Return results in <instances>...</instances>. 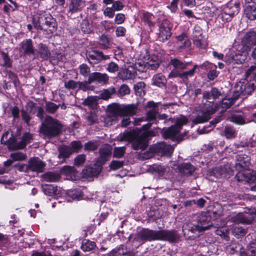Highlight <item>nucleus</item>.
<instances>
[{"label": "nucleus", "instance_id": "nucleus-1", "mask_svg": "<svg viewBox=\"0 0 256 256\" xmlns=\"http://www.w3.org/2000/svg\"><path fill=\"white\" fill-rule=\"evenodd\" d=\"M137 110V106L134 104L126 106L112 104L108 108L107 116L104 118L105 126H109L116 123L118 116L134 115Z\"/></svg>", "mask_w": 256, "mask_h": 256}, {"label": "nucleus", "instance_id": "nucleus-2", "mask_svg": "<svg viewBox=\"0 0 256 256\" xmlns=\"http://www.w3.org/2000/svg\"><path fill=\"white\" fill-rule=\"evenodd\" d=\"M32 24L38 30L46 32V34L55 32L58 28V24L51 14L46 12H42L34 16Z\"/></svg>", "mask_w": 256, "mask_h": 256}, {"label": "nucleus", "instance_id": "nucleus-3", "mask_svg": "<svg viewBox=\"0 0 256 256\" xmlns=\"http://www.w3.org/2000/svg\"><path fill=\"white\" fill-rule=\"evenodd\" d=\"M245 78L238 82L236 88L240 94L248 96L256 88V66H251L245 72Z\"/></svg>", "mask_w": 256, "mask_h": 256}, {"label": "nucleus", "instance_id": "nucleus-4", "mask_svg": "<svg viewBox=\"0 0 256 256\" xmlns=\"http://www.w3.org/2000/svg\"><path fill=\"white\" fill-rule=\"evenodd\" d=\"M62 125L57 119L51 116H46L42 122L39 133L44 138H50L58 136L62 131Z\"/></svg>", "mask_w": 256, "mask_h": 256}, {"label": "nucleus", "instance_id": "nucleus-5", "mask_svg": "<svg viewBox=\"0 0 256 256\" xmlns=\"http://www.w3.org/2000/svg\"><path fill=\"white\" fill-rule=\"evenodd\" d=\"M120 141H127L132 143L134 150H144V125L140 129L136 128L120 134Z\"/></svg>", "mask_w": 256, "mask_h": 256}, {"label": "nucleus", "instance_id": "nucleus-6", "mask_svg": "<svg viewBox=\"0 0 256 256\" xmlns=\"http://www.w3.org/2000/svg\"><path fill=\"white\" fill-rule=\"evenodd\" d=\"M174 151L171 145L166 144L164 142H158L151 145L148 150L145 152V160L152 158L155 154L160 156H170Z\"/></svg>", "mask_w": 256, "mask_h": 256}, {"label": "nucleus", "instance_id": "nucleus-7", "mask_svg": "<svg viewBox=\"0 0 256 256\" xmlns=\"http://www.w3.org/2000/svg\"><path fill=\"white\" fill-rule=\"evenodd\" d=\"M240 5L239 0H232L224 6L218 18L224 22L231 21L234 16L239 12Z\"/></svg>", "mask_w": 256, "mask_h": 256}, {"label": "nucleus", "instance_id": "nucleus-8", "mask_svg": "<svg viewBox=\"0 0 256 256\" xmlns=\"http://www.w3.org/2000/svg\"><path fill=\"white\" fill-rule=\"evenodd\" d=\"M209 103L212 106L209 105L208 108H204L198 112L196 118L192 120V122L194 124L196 125L207 122L211 118V116L215 113L216 110V106H213L214 104V102H209Z\"/></svg>", "mask_w": 256, "mask_h": 256}, {"label": "nucleus", "instance_id": "nucleus-9", "mask_svg": "<svg viewBox=\"0 0 256 256\" xmlns=\"http://www.w3.org/2000/svg\"><path fill=\"white\" fill-rule=\"evenodd\" d=\"M236 160L235 168L239 172V173L236 174V177L238 181H240L242 180L239 178L238 174H241V172L248 168L250 164V158L246 154H238L236 156Z\"/></svg>", "mask_w": 256, "mask_h": 256}, {"label": "nucleus", "instance_id": "nucleus-10", "mask_svg": "<svg viewBox=\"0 0 256 256\" xmlns=\"http://www.w3.org/2000/svg\"><path fill=\"white\" fill-rule=\"evenodd\" d=\"M197 224L198 227L202 229V232L206 230H209L213 227L214 224L212 222V217L209 212H202L197 218Z\"/></svg>", "mask_w": 256, "mask_h": 256}, {"label": "nucleus", "instance_id": "nucleus-11", "mask_svg": "<svg viewBox=\"0 0 256 256\" xmlns=\"http://www.w3.org/2000/svg\"><path fill=\"white\" fill-rule=\"evenodd\" d=\"M86 58L91 64H95L102 60H109L108 55H104L103 52L96 50H92L86 54Z\"/></svg>", "mask_w": 256, "mask_h": 256}, {"label": "nucleus", "instance_id": "nucleus-12", "mask_svg": "<svg viewBox=\"0 0 256 256\" xmlns=\"http://www.w3.org/2000/svg\"><path fill=\"white\" fill-rule=\"evenodd\" d=\"M108 80L109 76L106 74L94 72L90 74L88 79V84L96 82L98 84L104 85L108 82Z\"/></svg>", "mask_w": 256, "mask_h": 256}, {"label": "nucleus", "instance_id": "nucleus-13", "mask_svg": "<svg viewBox=\"0 0 256 256\" xmlns=\"http://www.w3.org/2000/svg\"><path fill=\"white\" fill-rule=\"evenodd\" d=\"M244 14L248 19L256 20V0H245Z\"/></svg>", "mask_w": 256, "mask_h": 256}, {"label": "nucleus", "instance_id": "nucleus-14", "mask_svg": "<svg viewBox=\"0 0 256 256\" xmlns=\"http://www.w3.org/2000/svg\"><path fill=\"white\" fill-rule=\"evenodd\" d=\"M28 172H42L45 166L44 164L38 158H30L28 162Z\"/></svg>", "mask_w": 256, "mask_h": 256}, {"label": "nucleus", "instance_id": "nucleus-15", "mask_svg": "<svg viewBox=\"0 0 256 256\" xmlns=\"http://www.w3.org/2000/svg\"><path fill=\"white\" fill-rule=\"evenodd\" d=\"M180 239V236L175 230H162V240L168 241L170 243L178 242Z\"/></svg>", "mask_w": 256, "mask_h": 256}, {"label": "nucleus", "instance_id": "nucleus-16", "mask_svg": "<svg viewBox=\"0 0 256 256\" xmlns=\"http://www.w3.org/2000/svg\"><path fill=\"white\" fill-rule=\"evenodd\" d=\"M16 138L10 131L6 132L1 138V142L7 145L10 149L16 150Z\"/></svg>", "mask_w": 256, "mask_h": 256}, {"label": "nucleus", "instance_id": "nucleus-17", "mask_svg": "<svg viewBox=\"0 0 256 256\" xmlns=\"http://www.w3.org/2000/svg\"><path fill=\"white\" fill-rule=\"evenodd\" d=\"M244 43V48L247 54L250 50V46L256 44V32H247L243 40Z\"/></svg>", "mask_w": 256, "mask_h": 256}, {"label": "nucleus", "instance_id": "nucleus-18", "mask_svg": "<svg viewBox=\"0 0 256 256\" xmlns=\"http://www.w3.org/2000/svg\"><path fill=\"white\" fill-rule=\"evenodd\" d=\"M20 51L26 56L34 55V49L31 39L24 40L21 42Z\"/></svg>", "mask_w": 256, "mask_h": 256}, {"label": "nucleus", "instance_id": "nucleus-19", "mask_svg": "<svg viewBox=\"0 0 256 256\" xmlns=\"http://www.w3.org/2000/svg\"><path fill=\"white\" fill-rule=\"evenodd\" d=\"M246 58V54H242L240 52L233 54L231 53L226 60L229 64H242Z\"/></svg>", "mask_w": 256, "mask_h": 256}, {"label": "nucleus", "instance_id": "nucleus-20", "mask_svg": "<svg viewBox=\"0 0 256 256\" xmlns=\"http://www.w3.org/2000/svg\"><path fill=\"white\" fill-rule=\"evenodd\" d=\"M233 222L238 224H250L254 220L252 216L248 213H239L232 218Z\"/></svg>", "mask_w": 256, "mask_h": 256}, {"label": "nucleus", "instance_id": "nucleus-21", "mask_svg": "<svg viewBox=\"0 0 256 256\" xmlns=\"http://www.w3.org/2000/svg\"><path fill=\"white\" fill-rule=\"evenodd\" d=\"M246 113L242 111L236 112L232 114L229 118L230 122L237 125H243L246 123Z\"/></svg>", "mask_w": 256, "mask_h": 256}, {"label": "nucleus", "instance_id": "nucleus-22", "mask_svg": "<svg viewBox=\"0 0 256 256\" xmlns=\"http://www.w3.org/2000/svg\"><path fill=\"white\" fill-rule=\"evenodd\" d=\"M180 132L173 125L168 128H164L161 130V134L162 138L165 139H170L174 140V137Z\"/></svg>", "mask_w": 256, "mask_h": 256}, {"label": "nucleus", "instance_id": "nucleus-23", "mask_svg": "<svg viewBox=\"0 0 256 256\" xmlns=\"http://www.w3.org/2000/svg\"><path fill=\"white\" fill-rule=\"evenodd\" d=\"M112 153L111 148L108 146H106L99 149L100 156L98 158V162L102 164H104L109 158Z\"/></svg>", "mask_w": 256, "mask_h": 256}, {"label": "nucleus", "instance_id": "nucleus-24", "mask_svg": "<svg viewBox=\"0 0 256 256\" xmlns=\"http://www.w3.org/2000/svg\"><path fill=\"white\" fill-rule=\"evenodd\" d=\"M146 56H148V62H145V68L147 67V68L152 70H156L160 64V60L158 58V56L155 54L150 56V54H148Z\"/></svg>", "mask_w": 256, "mask_h": 256}, {"label": "nucleus", "instance_id": "nucleus-25", "mask_svg": "<svg viewBox=\"0 0 256 256\" xmlns=\"http://www.w3.org/2000/svg\"><path fill=\"white\" fill-rule=\"evenodd\" d=\"M162 230H154L145 228V240H162Z\"/></svg>", "mask_w": 256, "mask_h": 256}, {"label": "nucleus", "instance_id": "nucleus-26", "mask_svg": "<svg viewBox=\"0 0 256 256\" xmlns=\"http://www.w3.org/2000/svg\"><path fill=\"white\" fill-rule=\"evenodd\" d=\"M182 230L184 236H185L186 234H188L189 232H191L192 234L202 233V229L201 227H198V224H194L189 222H186L184 224L182 227Z\"/></svg>", "mask_w": 256, "mask_h": 256}, {"label": "nucleus", "instance_id": "nucleus-27", "mask_svg": "<svg viewBox=\"0 0 256 256\" xmlns=\"http://www.w3.org/2000/svg\"><path fill=\"white\" fill-rule=\"evenodd\" d=\"M178 172L184 176H191L195 171L194 166L190 163H182L178 167Z\"/></svg>", "mask_w": 256, "mask_h": 256}, {"label": "nucleus", "instance_id": "nucleus-28", "mask_svg": "<svg viewBox=\"0 0 256 256\" xmlns=\"http://www.w3.org/2000/svg\"><path fill=\"white\" fill-rule=\"evenodd\" d=\"M134 76L135 71L132 67L122 68L118 74V76L122 80L132 79Z\"/></svg>", "mask_w": 256, "mask_h": 256}, {"label": "nucleus", "instance_id": "nucleus-29", "mask_svg": "<svg viewBox=\"0 0 256 256\" xmlns=\"http://www.w3.org/2000/svg\"><path fill=\"white\" fill-rule=\"evenodd\" d=\"M85 6L84 2L82 0H71L68 6V12L71 14L81 10Z\"/></svg>", "mask_w": 256, "mask_h": 256}, {"label": "nucleus", "instance_id": "nucleus-30", "mask_svg": "<svg viewBox=\"0 0 256 256\" xmlns=\"http://www.w3.org/2000/svg\"><path fill=\"white\" fill-rule=\"evenodd\" d=\"M32 134L29 132L24 133L22 138V140L18 142H16V150H21L24 148L32 140Z\"/></svg>", "mask_w": 256, "mask_h": 256}, {"label": "nucleus", "instance_id": "nucleus-31", "mask_svg": "<svg viewBox=\"0 0 256 256\" xmlns=\"http://www.w3.org/2000/svg\"><path fill=\"white\" fill-rule=\"evenodd\" d=\"M166 171V167L164 166L158 164H154L150 166L146 172L154 174H157L159 176H163Z\"/></svg>", "mask_w": 256, "mask_h": 256}, {"label": "nucleus", "instance_id": "nucleus-32", "mask_svg": "<svg viewBox=\"0 0 256 256\" xmlns=\"http://www.w3.org/2000/svg\"><path fill=\"white\" fill-rule=\"evenodd\" d=\"M198 35L194 34L193 36V44L198 48L206 49V44L204 40L202 32H198Z\"/></svg>", "mask_w": 256, "mask_h": 256}, {"label": "nucleus", "instance_id": "nucleus-33", "mask_svg": "<svg viewBox=\"0 0 256 256\" xmlns=\"http://www.w3.org/2000/svg\"><path fill=\"white\" fill-rule=\"evenodd\" d=\"M158 114V110L156 108H152L148 110L146 114V116L145 117V121L148 122L146 124H150L152 126V124H156Z\"/></svg>", "mask_w": 256, "mask_h": 256}, {"label": "nucleus", "instance_id": "nucleus-34", "mask_svg": "<svg viewBox=\"0 0 256 256\" xmlns=\"http://www.w3.org/2000/svg\"><path fill=\"white\" fill-rule=\"evenodd\" d=\"M58 152V158L60 159H62V162H64L66 158H69L70 156L72 154L70 148L68 146H62L60 147Z\"/></svg>", "mask_w": 256, "mask_h": 256}, {"label": "nucleus", "instance_id": "nucleus-35", "mask_svg": "<svg viewBox=\"0 0 256 256\" xmlns=\"http://www.w3.org/2000/svg\"><path fill=\"white\" fill-rule=\"evenodd\" d=\"M176 39L178 40V47L180 48H188L191 46L190 41L184 32L177 36Z\"/></svg>", "mask_w": 256, "mask_h": 256}, {"label": "nucleus", "instance_id": "nucleus-36", "mask_svg": "<svg viewBox=\"0 0 256 256\" xmlns=\"http://www.w3.org/2000/svg\"><path fill=\"white\" fill-rule=\"evenodd\" d=\"M100 172V168H96L90 166H86L82 170V174L85 177H92L99 174Z\"/></svg>", "mask_w": 256, "mask_h": 256}, {"label": "nucleus", "instance_id": "nucleus-37", "mask_svg": "<svg viewBox=\"0 0 256 256\" xmlns=\"http://www.w3.org/2000/svg\"><path fill=\"white\" fill-rule=\"evenodd\" d=\"M42 178L44 180L48 182H58L60 178L59 174L48 172L42 175Z\"/></svg>", "mask_w": 256, "mask_h": 256}, {"label": "nucleus", "instance_id": "nucleus-38", "mask_svg": "<svg viewBox=\"0 0 256 256\" xmlns=\"http://www.w3.org/2000/svg\"><path fill=\"white\" fill-rule=\"evenodd\" d=\"M42 188L45 194L49 196H56L60 194V190H58L57 186L52 184L44 185Z\"/></svg>", "mask_w": 256, "mask_h": 256}, {"label": "nucleus", "instance_id": "nucleus-39", "mask_svg": "<svg viewBox=\"0 0 256 256\" xmlns=\"http://www.w3.org/2000/svg\"><path fill=\"white\" fill-rule=\"evenodd\" d=\"M152 84L160 88L166 86V80L164 76L158 74L154 76L152 78Z\"/></svg>", "mask_w": 256, "mask_h": 256}, {"label": "nucleus", "instance_id": "nucleus-40", "mask_svg": "<svg viewBox=\"0 0 256 256\" xmlns=\"http://www.w3.org/2000/svg\"><path fill=\"white\" fill-rule=\"evenodd\" d=\"M150 124H145V150L148 146L150 138L156 136V132L154 130H150Z\"/></svg>", "mask_w": 256, "mask_h": 256}, {"label": "nucleus", "instance_id": "nucleus-41", "mask_svg": "<svg viewBox=\"0 0 256 256\" xmlns=\"http://www.w3.org/2000/svg\"><path fill=\"white\" fill-rule=\"evenodd\" d=\"M154 18H155L152 14L145 12V25L147 24L150 28V30H148V32H152L155 28Z\"/></svg>", "mask_w": 256, "mask_h": 256}, {"label": "nucleus", "instance_id": "nucleus-42", "mask_svg": "<svg viewBox=\"0 0 256 256\" xmlns=\"http://www.w3.org/2000/svg\"><path fill=\"white\" fill-rule=\"evenodd\" d=\"M188 122V120L186 116L180 115V117L176 118L175 124L173 126L180 132L182 126L186 124Z\"/></svg>", "mask_w": 256, "mask_h": 256}, {"label": "nucleus", "instance_id": "nucleus-43", "mask_svg": "<svg viewBox=\"0 0 256 256\" xmlns=\"http://www.w3.org/2000/svg\"><path fill=\"white\" fill-rule=\"evenodd\" d=\"M38 54L43 60H48L50 56V52L48 47L42 44H40L38 46Z\"/></svg>", "mask_w": 256, "mask_h": 256}, {"label": "nucleus", "instance_id": "nucleus-44", "mask_svg": "<svg viewBox=\"0 0 256 256\" xmlns=\"http://www.w3.org/2000/svg\"><path fill=\"white\" fill-rule=\"evenodd\" d=\"M171 31L166 30L159 29V33L158 38L160 42H164L168 40L172 36Z\"/></svg>", "mask_w": 256, "mask_h": 256}, {"label": "nucleus", "instance_id": "nucleus-45", "mask_svg": "<svg viewBox=\"0 0 256 256\" xmlns=\"http://www.w3.org/2000/svg\"><path fill=\"white\" fill-rule=\"evenodd\" d=\"M144 242V230H142L140 232L135 234L132 243L134 246L138 247Z\"/></svg>", "mask_w": 256, "mask_h": 256}, {"label": "nucleus", "instance_id": "nucleus-46", "mask_svg": "<svg viewBox=\"0 0 256 256\" xmlns=\"http://www.w3.org/2000/svg\"><path fill=\"white\" fill-rule=\"evenodd\" d=\"M82 104L84 106H87L92 109L96 108L98 105L96 98L93 96H88L83 101Z\"/></svg>", "mask_w": 256, "mask_h": 256}, {"label": "nucleus", "instance_id": "nucleus-47", "mask_svg": "<svg viewBox=\"0 0 256 256\" xmlns=\"http://www.w3.org/2000/svg\"><path fill=\"white\" fill-rule=\"evenodd\" d=\"M169 64L172 65L174 68H180V70L186 69L188 66V63L184 64L177 58L171 59Z\"/></svg>", "mask_w": 256, "mask_h": 256}, {"label": "nucleus", "instance_id": "nucleus-48", "mask_svg": "<svg viewBox=\"0 0 256 256\" xmlns=\"http://www.w3.org/2000/svg\"><path fill=\"white\" fill-rule=\"evenodd\" d=\"M96 246V243L89 240H84L82 242L81 249L84 252H89Z\"/></svg>", "mask_w": 256, "mask_h": 256}, {"label": "nucleus", "instance_id": "nucleus-49", "mask_svg": "<svg viewBox=\"0 0 256 256\" xmlns=\"http://www.w3.org/2000/svg\"><path fill=\"white\" fill-rule=\"evenodd\" d=\"M60 104H56L51 102H46L45 108L46 112L50 114H54L58 110Z\"/></svg>", "mask_w": 256, "mask_h": 256}, {"label": "nucleus", "instance_id": "nucleus-50", "mask_svg": "<svg viewBox=\"0 0 256 256\" xmlns=\"http://www.w3.org/2000/svg\"><path fill=\"white\" fill-rule=\"evenodd\" d=\"M115 92L116 90L114 88L104 89L102 91L100 94V98L103 100H106L110 98Z\"/></svg>", "mask_w": 256, "mask_h": 256}, {"label": "nucleus", "instance_id": "nucleus-51", "mask_svg": "<svg viewBox=\"0 0 256 256\" xmlns=\"http://www.w3.org/2000/svg\"><path fill=\"white\" fill-rule=\"evenodd\" d=\"M72 154L78 152L82 148V145L80 141L74 140L68 146Z\"/></svg>", "mask_w": 256, "mask_h": 256}, {"label": "nucleus", "instance_id": "nucleus-52", "mask_svg": "<svg viewBox=\"0 0 256 256\" xmlns=\"http://www.w3.org/2000/svg\"><path fill=\"white\" fill-rule=\"evenodd\" d=\"M226 170L222 166H216L213 168L212 174L216 178H222L225 176Z\"/></svg>", "mask_w": 256, "mask_h": 256}, {"label": "nucleus", "instance_id": "nucleus-53", "mask_svg": "<svg viewBox=\"0 0 256 256\" xmlns=\"http://www.w3.org/2000/svg\"><path fill=\"white\" fill-rule=\"evenodd\" d=\"M10 157L12 159L14 162L22 161L26 158V155L22 152H17L12 153L10 155Z\"/></svg>", "mask_w": 256, "mask_h": 256}, {"label": "nucleus", "instance_id": "nucleus-54", "mask_svg": "<svg viewBox=\"0 0 256 256\" xmlns=\"http://www.w3.org/2000/svg\"><path fill=\"white\" fill-rule=\"evenodd\" d=\"M224 136L226 138H232L236 136V132L235 129L230 126H226L224 128Z\"/></svg>", "mask_w": 256, "mask_h": 256}, {"label": "nucleus", "instance_id": "nucleus-55", "mask_svg": "<svg viewBox=\"0 0 256 256\" xmlns=\"http://www.w3.org/2000/svg\"><path fill=\"white\" fill-rule=\"evenodd\" d=\"M81 30L84 33L88 34L91 32V26L88 19H84L80 24Z\"/></svg>", "mask_w": 256, "mask_h": 256}, {"label": "nucleus", "instance_id": "nucleus-56", "mask_svg": "<svg viewBox=\"0 0 256 256\" xmlns=\"http://www.w3.org/2000/svg\"><path fill=\"white\" fill-rule=\"evenodd\" d=\"M126 148L125 146L116 147L114 150L113 156L116 158H122L125 152Z\"/></svg>", "mask_w": 256, "mask_h": 256}, {"label": "nucleus", "instance_id": "nucleus-57", "mask_svg": "<svg viewBox=\"0 0 256 256\" xmlns=\"http://www.w3.org/2000/svg\"><path fill=\"white\" fill-rule=\"evenodd\" d=\"M172 26V24L168 19L166 18L162 20L159 26V29L166 30L168 31H171Z\"/></svg>", "mask_w": 256, "mask_h": 256}, {"label": "nucleus", "instance_id": "nucleus-58", "mask_svg": "<svg viewBox=\"0 0 256 256\" xmlns=\"http://www.w3.org/2000/svg\"><path fill=\"white\" fill-rule=\"evenodd\" d=\"M232 232L238 238H239L244 236L246 234L247 230L242 226H235L233 228Z\"/></svg>", "mask_w": 256, "mask_h": 256}, {"label": "nucleus", "instance_id": "nucleus-59", "mask_svg": "<svg viewBox=\"0 0 256 256\" xmlns=\"http://www.w3.org/2000/svg\"><path fill=\"white\" fill-rule=\"evenodd\" d=\"M79 68L80 74L84 77L89 76L90 74H91L90 73V68L85 64H82L80 65Z\"/></svg>", "mask_w": 256, "mask_h": 256}, {"label": "nucleus", "instance_id": "nucleus-60", "mask_svg": "<svg viewBox=\"0 0 256 256\" xmlns=\"http://www.w3.org/2000/svg\"><path fill=\"white\" fill-rule=\"evenodd\" d=\"M98 144L96 142L90 141L84 144V149L87 151H94L98 148Z\"/></svg>", "mask_w": 256, "mask_h": 256}, {"label": "nucleus", "instance_id": "nucleus-61", "mask_svg": "<svg viewBox=\"0 0 256 256\" xmlns=\"http://www.w3.org/2000/svg\"><path fill=\"white\" fill-rule=\"evenodd\" d=\"M234 104V100L233 98H224L221 101V106L222 108L226 110L232 106Z\"/></svg>", "mask_w": 256, "mask_h": 256}, {"label": "nucleus", "instance_id": "nucleus-62", "mask_svg": "<svg viewBox=\"0 0 256 256\" xmlns=\"http://www.w3.org/2000/svg\"><path fill=\"white\" fill-rule=\"evenodd\" d=\"M68 196L73 200H80L82 197V192L80 190H70L67 192Z\"/></svg>", "mask_w": 256, "mask_h": 256}, {"label": "nucleus", "instance_id": "nucleus-63", "mask_svg": "<svg viewBox=\"0 0 256 256\" xmlns=\"http://www.w3.org/2000/svg\"><path fill=\"white\" fill-rule=\"evenodd\" d=\"M100 44L103 49H107L109 47L110 41L105 35H102L100 38Z\"/></svg>", "mask_w": 256, "mask_h": 256}, {"label": "nucleus", "instance_id": "nucleus-64", "mask_svg": "<svg viewBox=\"0 0 256 256\" xmlns=\"http://www.w3.org/2000/svg\"><path fill=\"white\" fill-rule=\"evenodd\" d=\"M86 161V155L80 154L77 156L74 160V164L75 166H82Z\"/></svg>", "mask_w": 256, "mask_h": 256}]
</instances>
